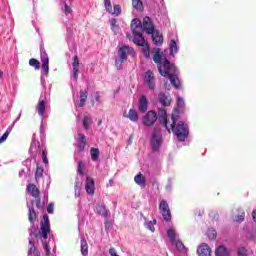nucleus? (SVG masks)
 <instances>
[{"label": "nucleus", "mask_w": 256, "mask_h": 256, "mask_svg": "<svg viewBox=\"0 0 256 256\" xmlns=\"http://www.w3.org/2000/svg\"><path fill=\"white\" fill-rule=\"evenodd\" d=\"M35 200H31L27 202V208H28V221L31 224V229H29V235L30 237L28 238L29 241V250H28V255H35V252L37 251V247H35V241L34 239H42L43 236L39 235L37 233V227H35V219H37V212H35Z\"/></svg>", "instance_id": "1"}, {"label": "nucleus", "mask_w": 256, "mask_h": 256, "mask_svg": "<svg viewBox=\"0 0 256 256\" xmlns=\"http://www.w3.org/2000/svg\"><path fill=\"white\" fill-rule=\"evenodd\" d=\"M153 61L156 63L158 72L162 77H167L169 73H175V64H171L169 59L163 55L161 48H153Z\"/></svg>", "instance_id": "2"}, {"label": "nucleus", "mask_w": 256, "mask_h": 256, "mask_svg": "<svg viewBox=\"0 0 256 256\" xmlns=\"http://www.w3.org/2000/svg\"><path fill=\"white\" fill-rule=\"evenodd\" d=\"M172 133L176 136L178 141L181 143L185 142L187 137H189V124L183 121L177 123V116L172 114V124H171Z\"/></svg>", "instance_id": "3"}, {"label": "nucleus", "mask_w": 256, "mask_h": 256, "mask_svg": "<svg viewBox=\"0 0 256 256\" xmlns=\"http://www.w3.org/2000/svg\"><path fill=\"white\" fill-rule=\"evenodd\" d=\"M49 233H51V223L49 222V215H43V221L40 224V231L38 235L42 237V245L43 249L47 256L51 255V248L49 247V243H47V239H49Z\"/></svg>", "instance_id": "4"}, {"label": "nucleus", "mask_w": 256, "mask_h": 256, "mask_svg": "<svg viewBox=\"0 0 256 256\" xmlns=\"http://www.w3.org/2000/svg\"><path fill=\"white\" fill-rule=\"evenodd\" d=\"M30 155L34 161H37V159H41L42 157L44 165H49V159L47 158V148L41 147L39 142L35 141V138H33L30 146Z\"/></svg>", "instance_id": "5"}, {"label": "nucleus", "mask_w": 256, "mask_h": 256, "mask_svg": "<svg viewBox=\"0 0 256 256\" xmlns=\"http://www.w3.org/2000/svg\"><path fill=\"white\" fill-rule=\"evenodd\" d=\"M161 145H163V132H161L160 129L155 128L152 131L151 137H150V147L152 150V153H157L161 149Z\"/></svg>", "instance_id": "6"}, {"label": "nucleus", "mask_w": 256, "mask_h": 256, "mask_svg": "<svg viewBox=\"0 0 256 256\" xmlns=\"http://www.w3.org/2000/svg\"><path fill=\"white\" fill-rule=\"evenodd\" d=\"M132 49L129 46H122L118 50L119 59L115 60L117 69H121V66L127 61V53H131Z\"/></svg>", "instance_id": "7"}, {"label": "nucleus", "mask_w": 256, "mask_h": 256, "mask_svg": "<svg viewBox=\"0 0 256 256\" xmlns=\"http://www.w3.org/2000/svg\"><path fill=\"white\" fill-rule=\"evenodd\" d=\"M40 59L42 63L41 73H44L47 77L49 75V55H47V51L43 47H40Z\"/></svg>", "instance_id": "8"}, {"label": "nucleus", "mask_w": 256, "mask_h": 256, "mask_svg": "<svg viewBox=\"0 0 256 256\" xmlns=\"http://www.w3.org/2000/svg\"><path fill=\"white\" fill-rule=\"evenodd\" d=\"M159 211H160L164 221L169 223V221H171V209L169 208V203H167V201L162 200L160 202Z\"/></svg>", "instance_id": "9"}, {"label": "nucleus", "mask_w": 256, "mask_h": 256, "mask_svg": "<svg viewBox=\"0 0 256 256\" xmlns=\"http://www.w3.org/2000/svg\"><path fill=\"white\" fill-rule=\"evenodd\" d=\"M157 122V112L150 110L146 113V115L142 119L143 125L145 127H152Z\"/></svg>", "instance_id": "10"}, {"label": "nucleus", "mask_w": 256, "mask_h": 256, "mask_svg": "<svg viewBox=\"0 0 256 256\" xmlns=\"http://www.w3.org/2000/svg\"><path fill=\"white\" fill-rule=\"evenodd\" d=\"M144 84L150 91H155V74H153V71L148 70L145 72Z\"/></svg>", "instance_id": "11"}, {"label": "nucleus", "mask_w": 256, "mask_h": 256, "mask_svg": "<svg viewBox=\"0 0 256 256\" xmlns=\"http://www.w3.org/2000/svg\"><path fill=\"white\" fill-rule=\"evenodd\" d=\"M141 27L143 29V31H145V33H147V35H151V33H153L155 30V24H153V20H151V17L146 16L143 18Z\"/></svg>", "instance_id": "12"}, {"label": "nucleus", "mask_w": 256, "mask_h": 256, "mask_svg": "<svg viewBox=\"0 0 256 256\" xmlns=\"http://www.w3.org/2000/svg\"><path fill=\"white\" fill-rule=\"evenodd\" d=\"M45 103H47V96L44 94L40 96L38 104L36 106V111L42 120H43V117H45V109H47V107L45 106Z\"/></svg>", "instance_id": "13"}, {"label": "nucleus", "mask_w": 256, "mask_h": 256, "mask_svg": "<svg viewBox=\"0 0 256 256\" xmlns=\"http://www.w3.org/2000/svg\"><path fill=\"white\" fill-rule=\"evenodd\" d=\"M62 5V13L68 19H73V9L71 8V0H60Z\"/></svg>", "instance_id": "14"}, {"label": "nucleus", "mask_w": 256, "mask_h": 256, "mask_svg": "<svg viewBox=\"0 0 256 256\" xmlns=\"http://www.w3.org/2000/svg\"><path fill=\"white\" fill-rule=\"evenodd\" d=\"M177 75H179V70L177 69V66H175V72H169L166 77L169 78L171 85H173L175 89H181V80H179Z\"/></svg>", "instance_id": "15"}, {"label": "nucleus", "mask_w": 256, "mask_h": 256, "mask_svg": "<svg viewBox=\"0 0 256 256\" xmlns=\"http://www.w3.org/2000/svg\"><path fill=\"white\" fill-rule=\"evenodd\" d=\"M157 118L159 119L160 123H162L163 127L169 131L168 120H167V110L165 108H159Z\"/></svg>", "instance_id": "16"}, {"label": "nucleus", "mask_w": 256, "mask_h": 256, "mask_svg": "<svg viewBox=\"0 0 256 256\" xmlns=\"http://www.w3.org/2000/svg\"><path fill=\"white\" fill-rule=\"evenodd\" d=\"M131 29H132L133 36L142 35L144 31L143 27L141 26V21H139L137 18L131 21Z\"/></svg>", "instance_id": "17"}, {"label": "nucleus", "mask_w": 256, "mask_h": 256, "mask_svg": "<svg viewBox=\"0 0 256 256\" xmlns=\"http://www.w3.org/2000/svg\"><path fill=\"white\" fill-rule=\"evenodd\" d=\"M158 102L162 107H169L171 105V96L165 94V92L158 93Z\"/></svg>", "instance_id": "18"}, {"label": "nucleus", "mask_w": 256, "mask_h": 256, "mask_svg": "<svg viewBox=\"0 0 256 256\" xmlns=\"http://www.w3.org/2000/svg\"><path fill=\"white\" fill-rule=\"evenodd\" d=\"M71 79H73L74 81H77V79H79V58L77 56H75L73 59Z\"/></svg>", "instance_id": "19"}, {"label": "nucleus", "mask_w": 256, "mask_h": 256, "mask_svg": "<svg viewBox=\"0 0 256 256\" xmlns=\"http://www.w3.org/2000/svg\"><path fill=\"white\" fill-rule=\"evenodd\" d=\"M77 143L78 152L83 153V151H85V147H87V137L85 136V134H78Z\"/></svg>", "instance_id": "20"}, {"label": "nucleus", "mask_w": 256, "mask_h": 256, "mask_svg": "<svg viewBox=\"0 0 256 256\" xmlns=\"http://www.w3.org/2000/svg\"><path fill=\"white\" fill-rule=\"evenodd\" d=\"M152 37V42L156 47H161L163 45V34H161L158 30H155L150 34Z\"/></svg>", "instance_id": "21"}, {"label": "nucleus", "mask_w": 256, "mask_h": 256, "mask_svg": "<svg viewBox=\"0 0 256 256\" xmlns=\"http://www.w3.org/2000/svg\"><path fill=\"white\" fill-rule=\"evenodd\" d=\"M149 107V100H147V96L142 95L138 102V109L140 113H145Z\"/></svg>", "instance_id": "22"}, {"label": "nucleus", "mask_w": 256, "mask_h": 256, "mask_svg": "<svg viewBox=\"0 0 256 256\" xmlns=\"http://www.w3.org/2000/svg\"><path fill=\"white\" fill-rule=\"evenodd\" d=\"M85 189L88 195H93V193H95V180L93 178H86Z\"/></svg>", "instance_id": "23"}, {"label": "nucleus", "mask_w": 256, "mask_h": 256, "mask_svg": "<svg viewBox=\"0 0 256 256\" xmlns=\"http://www.w3.org/2000/svg\"><path fill=\"white\" fill-rule=\"evenodd\" d=\"M24 169L19 171V176L20 177H27V176H31V160L27 159L24 161Z\"/></svg>", "instance_id": "24"}, {"label": "nucleus", "mask_w": 256, "mask_h": 256, "mask_svg": "<svg viewBox=\"0 0 256 256\" xmlns=\"http://www.w3.org/2000/svg\"><path fill=\"white\" fill-rule=\"evenodd\" d=\"M96 212L98 213V215H101V217H104L105 219L109 217V210L107 209L105 204H97Z\"/></svg>", "instance_id": "25"}, {"label": "nucleus", "mask_w": 256, "mask_h": 256, "mask_svg": "<svg viewBox=\"0 0 256 256\" xmlns=\"http://www.w3.org/2000/svg\"><path fill=\"white\" fill-rule=\"evenodd\" d=\"M199 256H211V248L207 244H202L197 250Z\"/></svg>", "instance_id": "26"}, {"label": "nucleus", "mask_w": 256, "mask_h": 256, "mask_svg": "<svg viewBox=\"0 0 256 256\" xmlns=\"http://www.w3.org/2000/svg\"><path fill=\"white\" fill-rule=\"evenodd\" d=\"M169 49H170V55L172 57H175V55L179 53V46H177V41H175V39L170 40Z\"/></svg>", "instance_id": "27"}, {"label": "nucleus", "mask_w": 256, "mask_h": 256, "mask_svg": "<svg viewBox=\"0 0 256 256\" xmlns=\"http://www.w3.org/2000/svg\"><path fill=\"white\" fill-rule=\"evenodd\" d=\"M81 254L83 256L89 255V245L87 244V240H85L84 236H81Z\"/></svg>", "instance_id": "28"}, {"label": "nucleus", "mask_w": 256, "mask_h": 256, "mask_svg": "<svg viewBox=\"0 0 256 256\" xmlns=\"http://www.w3.org/2000/svg\"><path fill=\"white\" fill-rule=\"evenodd\" d=\"M215 255L216 256H231V253H229V250L227 249V247L221 245L216 248Z\"/></svg>", "instance_id": "29"}, {"label": "nucleus", "mask_w": 256, "mask_h": 256, "mask_svg": "<svg viewBox=\"0 0 256 256\" xmlns=\"http://www.w3.org/2000/svg\"><path fill=\"white\" fill-rule=\"evenodd\" d=\"M134 181H135L136 185H139V187H146L147 186V182L145 180V177L141 173H139L138 175H136L134 177Z\"/></svg>", "instance_id": "30"}, {"label": "nucleus", "mask_w": 256, "mask_h": 256, "mask_svg": "<svg viewBox=\"0 0 256 256\" xmlns=\"http://www.w3.org/2000/svg\"><path fill=\"white\" fill-rule=\"evenodd\" d=\"M140 47H142V53H143L145 59H151V46H149V43L146 42L143 45H141Z\"/></svg>", "instance_id": "31"}, {"label": "nucleus", "mask_w": 256, "mask_h": 256, "mask_svg": "<svg viewBox=\"0 0 256 256\" xmlns=\"http://www.w3.org/2000/svg\"><path fill=\"white\" fill-rule=\"evenodd\" d=\"M133 43L135 45H138V47H141L144 43H147V40H145V37H143V34H137L133 36Z\"/></svg>", "instance_id": "32"}, {"label": "nucleus", "mask_w": 256, "mask_h": 256, "mask_svg": "<svg viewBox=\"0 0 256 256\" xmlns=\"http://www.w3.org/2000/svg\"><path fill=\"white\" fill-rule=\"evenodd\" d=\"M27 191L28 193H30V195H32V197H39V189L37 188V186H35V184H28Z\"/></svg>", "instance_id": "33"}, {"label": "nucleus", "mask_w": 256, "mask_h": 256, "mask_svg": "<svg viewBox=\"0 0 256 256\" xmlns=\"http://www.w3.org/2000/svg\"><path fill=\"white\" fill-rule=\"evenodd\" d=\"M128 119L132 121L133 123H136V121H139V113L135 111V109H130L127 115Z\"/></svg>", "instance_id": "34"}, {"label": "nucleus", "mask_w": 256, "mask_h": 256, "mask_svg": "<svg viewBox=\"0 0 256 256\" xmlns=\"http://www.w3.org/2000/svg\"><path fill=\"white\" fill-rule=\"evenodd\" d=\"M167 237L170 239V242L172 244H175V241L177 240V234L175 233V228H169L167 230Z\"/></svg>", "instance_id": "35"}, {"label": "nucleus", "mask_w": 256, "mask_h": 256, "mask_svg": "<svg viewBox=\"0 0 256 256\" xmlns=\"http://www.w3.org/2000/svg\"><path fill=\"white\" fill-rule=\"evenodd\" d=\"M87 101V92L81 90L80 91V102L76 104V107H85V103Z\"/></svg>", "instance_id": "36"}, {"label": "nucleus", "mask_w": 256, "mask_h": 256, "mask_svg": "<svg viewBox=\"0 0 256 256\" xmlns=\"http://www.w3.org/2000/svg\"><path fill=\"white\" fill-rule=\"evenodd\" d=\"M132 7L136 9V11H143V1L141 0H132Z\"/></svg>", "instance_id": "37"}, {"label": "nucleus", "mask_w": 256, "mask_h": 256, "mask_svg": "<svg viewBox=\"0 0 256 256\" xmlns=\"http://www.w3.org/2000/svg\"><path fill=\"white\" fill-rule=\"evenodd\" d=\"M157 224V220L153 219L151 221H146L144 223L146 229H149V231H151L152 233L155 231V225Z\"/></svg>", "instance_id": "38"}, {"label": "nucleus", "mask_w": 256, "mask_h": 256, "mask_svg": "<svg viewBox=\"0 0 256 256\" xmlns=\"http://www.w3.org/2000/svg\"><path fill=\"white\" fill-rule=\"evenodd\" d=\"M90 155H91L92 161H98L100 152L97 148H91L90 149Z\"/></svg>", "instance_id": "39"}, {"label": "nucleus", "mask_w": 256, "mask_h": 256, "mask_svg": "<svg viewBox=\"0 0 256 256\" xmlns=\"http://www.w3.org/2000/svg\"><path fill=\"white\" fill-rule=\"evenodd\" d=\"M206 235L210 240L216 239L217 230L215 228H208Z\"/></svg>", "instance_id": "40"}, {"label": "nucleus", "mask_w": 256, "mask_h": 256, "mask_svg": "<svg viewBox=\"0 0 256 256\" xmlns=\"http://www.w3.org/2000/svg\"><path fill=\"white\" fill-rule=\"evenodd\" d=\"M29 66L30 67H34V69L39 70L41 69V63L39 62V60L32 58L29 60Z\"/></svg>", "instance_id": "41"}, {"label": "nucleus", "mask_w": 256, "mask_h": 256, "mask_svg": "<svg viewBox=\"0 0 256 256\" xmlns=\"http://www.w3.org/2000/svg\"><path fill=\"white\" fill-rule=\"evenodd\" d=\"M177 107L179 111H183V109H185V100L179 96L177 97Z\"/></svg>", "instance_id": "42"}, {"label": "nucleus", "mask_w": 256, "mask_h": 256, "mask_svg": "<svg viewBox=\"0 0 256 256\" xmlns=\"http://www.w3.org/2000/svg\"><path fill=\"white\" fill-rule=\"evenodd\" d=\"M238 256H249V250L245 247H239L237 251Z\"/></svg>", "instance_id": "43"}, {"label": "nucleus", "mask_w": 256, "mask_h": 256, "mask_svg": "<svg viewBox=\"0 0 256 256\" xmlns=\"http://www.w3.org/2000/svg\"><path fill=\"white\" fill-rule=\"evenodd\" d=\"M43 167H39L37 166L36 168V173H35V179L36 181H39V179H41V177H43Z\"/></svg>", "instance_id": "44"}, {"label": "nucleus", "mask_w": 256, "mask_h": 256, "mask_svg": "<svg viewBox=\"0 0 256 256\" xmlns=\"http://www.w3.org/2000/svg\"><path fill=\"white\" fill-rule=\"evenodd\" d=\"M176 249H178V251H184L185 249V245L183 244V242L181 240H175L174 244Z\"/></svg>", "instance_id": "45"}, {"label": "nucleus", "mask_w": 256, "mask_h": 256, "mask_svg": "<svg viewBox=\"0 0 256 256\" xmlns=\"http://www.w3.org/2000/svg\"><path fill=\"white\" fill-rule=\"evenodd\" d=\"M111 15H115L116 17L121 15V6L119 4L114 5V11L110 12Z\"/></svg>", "instance_id": "46"}, {"label": "nucleus", "mask_w": 256, "mask_h": 256, "mask_svg": "<svg viewBox=\"0 0 256 256\" xmlns=\"http://www.w3.org/2000/svg\"><path fill=\"white\" fill-rule=\"evenodd\" d=\"M165 189H166L167 193H171L173 191V179L172 178H168V182H167V185L165 186Z\"/></svg>", "instance_id": "47"}, {"label": "nucleus", "mask_w": 256, "mask_h": 256, "mask_svg": "<svg viewBox=\"0 0 256 256\" xmlns=\"http://www.w3.org/2000/svg\"><path fill=\"white\" fill-rule=\"evenodd\" d=\"M91 117L85 116L83 119V127L84 129H89V126L91 125Z\"/></svg>", "instance_id": "48"}, {"label": "nucleus", "mask_w": 256, "mask_h": 256, "mask_svg": "<svg viewBox=\"0 0 256 256\" xmlns=\"http://www.w3.org/2000/svg\"><path fill=\"white\" fill-rule=\"evenodd\" d=\"M19 119H21V113H19L18 117L13 121L12 126H9L7 128V130L5 131V133H7V135L11 134V131H13V125H15L17 123V121H19Z\"/></svg>", "instance_id": "49"}, {"label": "nucleus", "mask_w": 256, "mask_h": 256, "mask_svg": "<svg viewBox=\"0 0 256 256\" xmlns=\"http://www.w3.org/2000/svg\"><path fill=\"white\" fill-rule=\"evenodd\" d=\"M47 213H49V215H53L55 213V203L51 202L48 204Z\"/></svg>", "instance_id": "50"}, {"label": "nucleus", "mask_w": 256, "mask_h": 256, "mask_svg": "<svg viewBox=\"0 0 256 256\" xmlns=\"http://www.w3.org/2000/svg\"><path fill=\"white\" fill-rule=\"evenodd\" d=\"M104 6L108 13H111L113 6L111 5V0H104Z\"/></svg>", "instance_id": "51"}, {"label": "nucleus", "mask_w": 256, "mask_h": 256, "mask_svg": "<svg viewBox=\"0 0 256 256\" xmlns=\"http://www.w3.org/2000/svg\"><path fill=\"white\" fill-rule=\"evenodd\" d=\"M66 31H67V39H71V37H73V28L66 24Z\"/></svg>", "instance_id": "52"}, {"label": "nucleus", "mask_w": 256, "mask_h": 256, "mask_svg": "<svg viewBox=\"0 0 256 256\" xmlns=\"http://www.w3.org/2000/svg\"><path fill=\"white\" fill-rule=\"evenodd\" d=\"M77 172L79 173V175L84 174V172H83V162L82 161L78 162Z\"/></svg>", "instance_id": "53"}, {"label": "nucleus", "mask_w": 256, "mask_h": 256, "mask_svg": "<svg viewBox=\"0 0 256 256\" xmlns=\"http://www.w3.org/2000/svg\"><path fill=\"white\" fill-rule=\"evenodd\" d=\"M9 137V134H7L6 132L3 133V135L0 137V145L1 143H5V141H7Z\"/></svg>", "instance_id": "54"}, {"label": "nucleus", "mask_w": 256, "mask_h": 256, "mask_svg": "<svg viewBox=\"0 0 256 256\" xmlns=\"http://www.w3.org/2000/svg\"><path fill=\"white\" fill-rule=\"evenodd\" d=\"M243 221H245V212H242V214L236 219L237 223H243Z\"/></svg>", "instance_id": "55"}, {"label": "nucleus", "mask_w": 256, "mask_h": 256, "mask_svg": "<svg viewBox=\"0 0 256 256\" xmlns=\"http://www.w3.org/2000/svg\"><path fill=\"white\" fill-rule=\"evenodd\" d=\"M81 195V192L79 191V182H76L75 184V197H79Z\"/></svg>", "instance_id": "56"}, {"label": "nucleus", "mask_w": 256, "mask_h": 256, "mask_svg": "<svg viewBox=\"0 0 256 256\" xmlns=\"http://www.w3.org/2000/svg\"><path fill=\"white\" fill-rule=\"evenodd\" d=\"M110 25H111V27H114V29H119V26H117V20L116 19H112L110 21Z\"/></svg>", "instance_id": "57"}, {"label": "nucleus", "mask_w": 256, "mask_h": 256, "mask_svg": "<svg viewBox=\"0 0 256 256\" xmlns=\"http://www.w3.org/2000/svg\"><path fill=\"white\" fill-rule=\"evenodd\" d=\"M109 254H110L111 256H119V255L117 254V250H115V248H110V249H109Z\"/></svg>", "instance_id": "58"}, {"label": "nucleus", "mask_w": 256, "mask_h": 256, "mask_svg": "<svg viewBox=\"0 0 256 256\" xmlns=\"http://www.w3.org/2000/svg\"><path fill=\"white\" fill-rule=\"evenodd\" d=\"M94 99L97 103H101V96L99 95V92L95 93Z\"/></svg>", "instance_id": "59"}, {"label": "nucleus", "mask_w": 256, "mask_h": 256, "mask_svg": "<svg viewBox=\"0 0 256 256\" xmlns=\"http://www.w3.org/2000/svg\"><path fill=\"white\" fill-rule=\"evenodd\" d=\"M104 227L106 231L109 230V228L111 227V221L106 220L104 223Z\"/></svg>", "instance_id": "60"}, {"label": "nucleus", "mask_w": 256, "mask_h": 256, "mask_svg": "<svg viewBox=\"0 0 256 256\" xmlns=\"http://www.w3.org/2000/svg\"><path fill=\"white\" fill-rule=\"evenodd\" d=\"M36 207L37 209H43V206L41 205V199L36 200Z\"/></svg>", "instance_id": "61"}, {"label": "nucleus", "mask_w": 256, "mask_h": 256, "mask_svg": "<svg viewBox=\"0 0 256 256\" xmlns=\"http://www.w3.org/2000/svg\"><path fill=\"white\" fill-rule=\"evenodd\" d=\"M111 29L115 34L119 33V26L118 28H114V26H111Z\"/></svg>", "instance_id": "62"}, {"label": "nucleus", "mask_w": 256, "mask_h": 256, "mask_svg": "<svg viewBox=\"0 0 256 256\" xmlns=\"http://www.w3.org/2000/svg\"><path fill=\"white\" fill-rule=\"evenodd\" d=\"M0 79H3V71L0 70Z\"/></svg>", "instance_id": "63"}, {"label": "nucleus", "mask_w": 256, "mask_h": 256, "mask_svg": "<svg viewBox=\"0 0 256 256\" xmlns=\"http://www.w3.org/2000/svg\"><path fill=\"white\" fill-rule=\"evenodd\" d=\"M109 185H110V186L113 185V180H112V179L109 180Z\"/></svg>", "instance_id": "64"}]
</instances>
